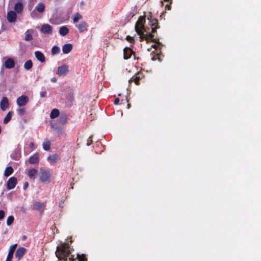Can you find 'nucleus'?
<instances>
[{
  "label": "nucleus",
  "instance_id": "8",
  "mask_svg": "<svg viewBox=\"0 0 261 261\" xmlns=\"http://www.w3.org/2000/svg\"><path fill=\"white\" fill-rule=\"evenodd\" d=\"M133 55L135 56V53L130 47H126L123 49V58L124 60L130 58Z\"/></svg>",
  "mask_w": 261,
  "mask_h": 261
},
{
  "label": "nucleus",
  "instance_id": "38",
  "mask_svg": "<svg viewBox=\"0 0 261 261\" xmlns=\"http://www.w3.org/2000/svg\"><path fill=\"white\" fill-rule=\"evenodd\" d=\"M18 114L20 116H23L25 113V109L24 108H19L17 110Z\"/></svg>",
  "mask_w": 261,
  "mask_h": 261
},
{
  "label": "nucleus",
  "instance_id": "37",
  "mask_svg": "<svg viewBox=\"0 0 261 261\" xmlns=\"http://www.w3.org/2000/svg\"><path fill=\"white\" fill-rule=\"evenodd\" d=\"M164 1L166 2H170L169 4H167L165 6V9L168 10H170L171 9V4L172 3V0H164Z\"/></svg>",
  "mask_w": 261,
  "mask_h": 261
},
{
  "label": "nucleus",
  "instance_id": "35",
  "mask_svg": "<svg viewBox=\"0 0 261 261\" xmlns=\"http://www.w3.org/2000/svg\"><path fill=\"white\" fill-rule=\"evenodd\" d=\"M14 218L13 216H10L8 217L7 219V224L8 226L11 225L14 221Z\"/></svg>",
  "mask_w": 261,
  "mask_h": 261
},
{
  "label": "nucleus",
  "instance_id": "12",
  "mask_svg": "<svg viewBox=\"0 0 261 261\" xmlns=\"http://www.w3.org/2000/svg\"><path fill=\"white\" fill-rule=\"evenodd\" d=\"M16 247L17 244H14L10 247L6 261H12L14 252L16 249Z\"/></svg>",
  "mask_w": 261,
  "mask_h": 261
},
{
  "label": "nucleus",
  "instance_id": "31",
  "mask_svg": "<svg viewBox=\"0 0 261 261\" xmlns=\"http://www.w3.org/2000/svg\"><path fill=\"white\" fill-rule=\"evenodd\" d=\"M83 18L82 15L79 13H75L72 16L73 21L74 23H76L79 21V20L82 19Z\"/></svg>",
  "mask_w": 261,
  "mask_h": 261
},
{
  "label": "nucleus",
  "instance_id": "17",
  "mask_svg": "<svg viewBox=\"0 0 261 261\" xmlns=\"http://www.w3.org/2000/svg\"><path fill=\"white\" fill-rule=\"evenodd\" d=\"M4 65L7 69H12L15 66V61L12 58H8L5 62Z\"/></svg>",
  "mask_w": 261,
  "mask_h": 261
},
{
  "label": "nucleus",
  "instance_id": "34",
  "mask_svg": "<svg viewBox=\"0 0 261 261\" xmlns=\"http://www.w3.org/2000/svg\"><path fill=\"white\" fill-rule=\"evenodd\" d=\"M60 51V47L58 46H54L51 49V53L53 55L58 54L59 53Z\"/></svg>",
  "mask_w": 261,
  "mask_h": 261
},
{
  "label": "nucleus",
  "instance_id": "13",
  "mask_svg": "<svg viewBox=\"0 0 261 261\" xmlns=\"http://www.w3.org/2000/svg\"><path fill=\"white\" fill-rule=\"evenodd\" d=\"M9 103L6 97H4L1 101L0 107L2 111H5L9 108Z\"/></svg>",
  "mask_w": 261,
  "mask_h": 261
},
{
  "label": "nucleus",
  "instance_id": "25",
  "mask_svg": "<svg viewBox=\"0 0 261 261\" xmlns=\"http://www.w3.org/2000/svg\"><path fill=\"white\" fill-rule=\"evenodd\" d=\"M74 100V93L73 90H71L69 93V96L67 98V102L69 103L70 105H72L73 102Z\"/></svg>",
  "mask_w": 261,
  "mask_h": 261
},
{
  "label": "nucleus",
  "instance_id": "40",
  "mask_svg": "<svg viewBox=\"0 0 261 261\" xmlns=\"http://www.w3.org/2000/svg\"><path fill=\"white\" fill-rule=\"evenodd\" d=\"M92 136H90L89 137V139H88V141H87V146H90L93 142L92 141Z\"/></svg>",
  "mask_w": 261,
  "mask_h": 261
},
{
  "label": "nucleus",
  "instance_id": "48",
  "mask_svg": "<svg viewBox=\"0 0 261 261\" xmlns=\"http://www.w3.org/2000/svg\"><path fill=\"white\" fill-rule=\"evenodd\" d=\"M130 105L128 103L127 105V108L129 109L130 108Z\"/></svg>",
  "mask_w": 261,
  "mask_h": 261
},
{
  "label": "nucleus",
  "instance_id": "41",
  "mask_svg": "<svg viewBox=\"0 0 261 261\" xmlns=\"http://www.w3.org/2000/svg\"><path fill=\"white\" fill-rule=\"evenodd\" d=\"M5 217V212L3 210H0V220H2Z\"/></svg>",
  "mask_w": 261,
  "mask_h": 261
},
{
  "label": "nucleus",
  "instance_id": "22",
  "mask_svg": "<svg viewBox=\"0 0 261 261\" xmlns=\"http://www.w3.org/2000/svg\"><path fill=\"white\" fill-rule=\"evenodd\" d=\"M37 174V170L34 168L30 169L28 171V175L31 179H35Z\"/></svg>",
  "mask_w": 261,
  "mask_h": 261
},
{
  "label": "nucleus",
  "instance_id": "50",
  "mask_svg": "<svg viewBox=\"0 0 261 261\" xmlns=\"http://www.w3.org/2000/svg\"><path fill=\"white\" fill-rule=\"evenodd\" d=\"M59 129L62 130V129L61 128H59Z\"/></svg>",
  "mask_w": 261,
  "mask_h": 261
},
{
  "label": "nucleus",
  "instance_id": "20",
  "mask_svg": "<svg viewBox=\"0 0 261 261\" xmlns=\"http://www.w3.org/2000/svg\"><path fill=\"white\" fill-rule=\"evenodd\" d=\"M10 156L12 159L14 160H18L20 157V151L19 149H15L11 154Z\"/></svg>",
  "mask_w": 261,
  "mask_h": 261
},
{
  "label": "nucleus",
  "instance_id": "29",
  "mask_svg": "<svg viewBox=\"0 0 261 261\" xmlns=\"http://www.w3.org/2000/svg\"><path fill=\"white\" fill-rule=\"evenodd\" d=\"M13 114L12 111H10L7 113L3 121L4 124L8 123L11 120Z\"/></svg>",
  "mask_w": 261,
  "mask_h": 261
},
{
  "label": "nucleus",
  "instance_id": "33",
  "mask_svg": "<svg viewBox=\"0 0 261 261\" xmlns=\"http://www.w3.org/2000/svg\"><path fill=\"white\" fill-rule=\"evenodd\" d=\"M59 123L64 124L67 122V117L65 115L61 116L58 120Z\"/></svg>",
  "mask_w": 261,
  "mask_h": 261
},
{
  "label": "nucleus",
  "instance_id": "30",
  "mask_svg": "<svg viewBox=\"0 0 261 261\" xmlns=\"http://www.w3.org/2000/svg\"><path fill=\"white\" fill-rule=\"evenodd\" d=\"M13 171L14 170L12 167L8 166L6 168L5 170L4 175L7 177L9 176L13 173Z\"/></svg>",
  "mask_w": 261,
  "mask_h": 261
},
{
  "label": "nucleus",
  "instance_id": "11",
  "mask_svg": "<svg viewBox=\"0 0 261 261\" xmlns=\"http://www.w3.org/2000/svg\"><path fill=\"white\" fill-rule=\"evenodd\" d=\"M88 26V23L86 21H82L80 23L76 24V27L78 29L80 33L87 31Z\"/></svg>",
  "mask_w": 261,
  "mask_h": 261
},
{
  "label": "nucleus",
  "instance_id": "21",
  "mask_svg": "<svg viewBox=\"0 0 261 261\" xmlns=\"http://www.w3.org/2000/svg\"><path fill=\"white\" fill-rule=\"evenodd\" d=\"M72 47V45L70 43L64 44L62 47L63 53L65 54L69 53L71 51Z\"/></svg>",
  "mask_w": 261,
  "mask_h": 261
},
{
  "label": "nucleus",
  "instance_id": "1",
  "mask_svg": "<svg viewBox=\"0 0 261 261\" xmlns=\"http://www.w3.org/2000/svg\"><path fill=\"white\" fill-rule=\"evenodd\" d=\"M149 20V24L151 27V33L144 34L145 28L144 23L145 19L144 16H140L136 22L135 26V29L138 35L140 36V41L146 40V41L151 40L156 43H159L158 38H154L153 33H156V30L159 28L158 20L155 18H152L150 16V18L148 17Z\"/></svg>",
  "mask_w": 261,
  "mask_h": 261
},
{
  "label": "nucleus",
  "instance_id": "26",
  "mask_svg": "<svg viewBox=\"0 0 261 261\" xmlns=\"http://www.w3.org/2000/svg\"><path fill=\"white\" fill-rule=\"evenodd\" d=\"M69 33V29L66 26L61 27L59 30V33L62 36H65Z\"/></svg>",
  "mask_w": 261,
  "mask_h": 261
},
{
  "label": "nucleus",
  "instance_id": "14",
  "mask_svg": "<svg viewBox=\"0 0 261 261\" xmlns=\"http://www.w3.org/2000/svg\"><path fill=\"white\" fill-rule=\"evenodd\" d=\"M17 15L15 11H11L7 14V20L9 22H14L16 21Z\"/></svg>",
  "mask_w": 261,
  "mask_h": 261
},
{
  "label": "nucleus",
  "instance_id": "36",
  "mask_svg": "<svg viewBox=\"0 0 261 261\" xmlns=\"http://www.w3.org/2000/svg\"><path fill=\"white\" fill-rule=\"evenodd\" d=\"M125 39L128 41L129 42V43L133 44H134L135 43V40L134 39V38L133 37H131L129 35H127L126 37V38Z\"/></svg>",
  "mask_w": 261,
  "mask_h": 261
},
{
  "label": "nucleus",
  "instance_id": "10",
  "mask_svg": "<svg viewBox=\"0 0 261 261\" xmlns=\"http://www.w3.org/2000/svg\"><path fill=\"white\" fill-rule=\"evenodd\" d=\"M45 206V202L40 203L39 202H36L34 203L33 205V209L35 210H37L39 211L41 214H42Z\"/></svg>",
  "mask_w": 261,
  "mask_h": 261
},
{
  "label": "nucleus",
  "instance_id": "27",
  "mask_svg": "<svg viewBox=\"0 0 261 261\" xmlns=\"http://www.w3.org/2000/svg\"><path fill=\"white\" fill-rule=\"evenodd\" d=\"M35 9L39 13H42L44 11L45 5L43 3H40L36 6Z\"/></svg>",
  "mask_w": 261,
  "mask_h": 261
},
{
  "label": "nucleus",
  "instance_id": "2",
  "mask_svg": "<svg viewBox=\"0 0 261 261\" xmlns=\"http://www.w3.org/2000/svg\"><path fill=\"white\" fill-rule=\"evenodd\" d=\"M56 255L60 260L67 261L69 259V261H87L84 254H77L76 257L74 255L71 254L69 245L67 243H62L57 246Z\"/></svg>",
  "mask_w": 261,
  "mask_h": 261
},
{
  "label": "nucleus",
  "instance_id": "15",
  "mask_svg": "<svg viewBox=\"0 0 261 261\" xmlns=\"http://www.w3.org/2000/svg\"><path fill=\"white\" fill-rule=\"evenodd\" d=\"M60 160L59 155L57 153H55L53 155H49L47 157V160L51 164H54L56 163Z\"/></svg>",
  "mask_w": 261,
  "mask_h": 261
},
{
  "label": "nucleus",
  "instance_id": "6",
  "mask_svg": "<svg viewBox=\"0 0 261 261\" xmlns=\"http://www.w3.org/2000/svg\"><path fill=\"white\" fill-rule=\"evenodd\" d=\"M17 184V179L15 177H11L7 183V189L9 190L14 189Z\"/></svg>",
  "mask_w": 261,
  "mask_h": 261
},
{
  "label": "nucleus",
  "instance_id": "44",
  "mask_svg": "<svg viewBox=\"0 0 261 261\" xmlns=\"http://www.w3.org/2000/svg\"><path fill=\"white\" fill-rule=\"evenodd\" d=\"M28 186H29L28 182H27V181L25 182L23 185V190H25L28 188Z\"/></svg>",
  "mask_w": 261,
  "mask_h": 261
},
{
  "label": "nucleus",
  "instance_id": "43",
  "mask_svg": "<svg viewBox=\"0 0 261 261\" xmlns=\"http://www.w3.org/2000/svg\"><path fill=\"white\" fill-rule=\"evenodd\" d=\"M46 92L45 91H42L41 93H40V97L41 98H43L45 96H46Z\"/></svg>",
  "mask_w": 261,
  "mask_h": 261
},
{
  "label": "nucleus",
  "instance_id": "49",
  "mask_svg": "<svg viewBox=\"0 0 261 261\" xmlns=\"http://www.w3.org/2000/svg\"><path fill=\"white\" fill-rule=\"evenodd\" d=\"M25 238H26V237H25V236H24L23 237V240H25Z\"/></svg>",
  "mask_w": 261,
  "mask_h": 261
},
{
  "label": "nucleus",
  "instance_id": "18",
  "mask_svg": "<svg viewBox=\"0 0 261 261\" xmlns=\"http://www.w3.org/2000/svg\"><path fill=\"white\" fill-rule=\"evenodd\" d=\"M39 154L37 153L31 156L29 159V162L31 164H37L39 163Z\"/></svg>",
  "mask_w": 261,
  "mask_h": 261
},
{
  "label": "nucleus",
  "instance_id": "23",
  "mask_svg": "<svg viewBox=\"0 0 261 261\" xmlns=\"http://www.w3.org/2000/svg\"><path fill=\"white\" fill-rule=\"evenodd\" d=\"M23 7L21 3L18 2L15 4L14 9L17 13H21L22 11Z\"/></svg>",
  "mask_w": 261,
  "mask_h": 261
},
{
  "label": "nucleus",
  "instance_id": "47",
  "mask_svg": "<svg viewBox=\"0 0 261 261\" xmlns=\"http://www.w3.org/2000/svg\"><path fill=\"white\" fill-rule=\"evenodd\" d=\"M29 146L30 148H33L34 147V143L33 142H31L29 144Z\"/></svg>",
  "mask_w": 261,
  "mask_h": 261
},
{
  "label": "nucleus",
  "instance_id": "32",
  "mask_svg": "<svg viewBox=\"0 0 261 261\" xmlns=\"http://www.w3.org/2000/svg\"><path fill=\"white\" fill-rule=\"evenodd\" d=\"M33 67V63L31 60H28L24 64V68L26 70H30Z\"/></svg>",
  "mask_w": 261,
  "mask_h": 261
},
{
  "label": "nucleus",
  "instance_id": "9",
  "mask_svg": "<svg viewBox=\"0 0 261 261\" xmlns=\"http://www.w3.org/2000/svg\"><path fill=\"white\" fill-rule=\"evenodd\" d=\"M40 31L45 34H51L53 31V27L48 24H44L41 26Z\"/></svg>",
  "mask_w": 261,
  "mask_h": 261
},
{
  "label": "nucleus",
  "instance_id": "16",
  "mask_svg": "<svg viewBox=\"0 0 261 261\" xmlns=\"http://www.w3.org/2000/svg\"><path fill=\"white\" fill-rule=\"evenodd\" d=\"M26 249L24 247L18 248L15 253V256L18 260H20L25 252Z\"/></svg>",
  "mask_w": 261,
  "mask_h": 261
},
{
  "label": "nucleus",
  "instance_id": "39",
  "mask_svg": "<svg viewBox=\"0 0 261 261\" xmlns=\"http://www.w3.org/2000/svg\"><path fill=\"white\" fill-rule=\"evenodd\" d=\"M33 39V36L31 34H27L25 35V38H24V40L25 41H31Z\"/></svg>",
  "mask_w": 261,
  "mask_h": 261
},
{
  "label": "nucleus",
  "instance_id": "7",
  "mask_svg": "<svg viewBox=\"0 0 261 261\" xmlns=\"http://www.w3.org/2000/svg\"><path fill=\"white\" fill-rule=\"evenodd\" d=\"M68 71V66L66 64H64L58 68L57 74L59 76H63L66 75Z\"/></svg>",
  "mask_w": 261,
  "mask_h": 261
},
{
  "label": "nucleus",
  "instance_id": "42",
  "mask_svg": "<svg viewBox=\"0 0 261 261\" xmlns=\"http://www.w3.org/2000/svg\"><path fill=\"white\" fill-rule=\"evenodd\" d=\"M149 41H151V42H154V41H152L151 40H149ZM147 42H148V41ZM154 43H155V42H154ZM160 44H161V43L160 42H159V43H156L155 42V44L152 45L151 47L154 48H155V49H156L157 47H158L157 45H160Z\"/></svg>",
  "mask_w": 261,
  "mask_h": 261
},
{
  "label": "nucleus",
  "instance_id": "45",
  "mask_svg": "<svg viewBox=\"0 0 261 261\" xmlns=\"http://www.w3.org/2000/svg\"><path fill=\"white\" fill-rule=\"evenodd\" d=\"M119 100H120L119 98H116L114 100V103L116 105H118L119 102Z\"/></svg>",
  "mask_w": 261,
  "mask_h": 261
},
{
  "label": "nucleus",
  "instance_id": "28",
  "mask_svg": "<svg viewBox=\"0 0 261 261\" xmlns=\"http://www.w3.org/2000/svg\"><path fill=\"white\" fill-rule=\"evenodd\" d=\"M60 114L59 110L57 109H53L50 114V117L51 119H54L55 118H57L59 116Z\"/></svg>",
  "mask_w": 261,
  "mask_h": 261
},
{
  "label": "nucleus",
  "instance_id": "19",
  "mask_svg": "<svg viewBox=\"0 0 261 261\" xmlns=\"http://www.w3.org/2000/svg\"><path fill=\"white\" fill-rule=\"evenodd\" d=\"M35 56L36 59L40 62L43 63L45 61V58L43 53L40 51H36Z\"/></svg>",
  "mask_w": 261,
  "mask_h": 261
},
{
  "label": "nucleus",
  "instance_id": "46",
  "mask_svg": "<svg viewBox=\"0 0 261 261\" xmlns=\"http://www.w3.org/2000/svg\"><path fill=\"white\" fill-rule=\"evenodd\" d=\"M50 81L53 83H56L57 82V79L56 77H52Z\"/></svg>",
  "mask_w": 261,
  "mask_h": 261
},
{
  "label": "nucleus",
  "instance_id": "4",
  "mask_svg": "<svg viewBox=\"0 0 261 261\" xmlns=\"http://www.w3.org/2000/svg\"><path fill=\"white\" fill-rule=\"evenodd\" d=\"M40 172V180L43 182H47L49 183L50 181V175L51 173L50 171L43 169H41Z\"/></svg>",
  "mask_w": 261,
  "mask_h": 261
},
{
  "label": "nucleus",
  "instance_id": "5",
  "mask_svg": "<svg viewBox=\"0 0 261 261\" xmlns=\"http://www.w3.org/2000/svg\"><path fill=\"white\" fill-rule=\"evenodd\" d=\"M29 98L26 95H22L17 98L16 103L19 107H24L28 103Z\"/></svg>",
  "mask_w": 261,
  "mask_h": 261
},
{
  "label": "nucleus",
  "instance_id": "3",
  "mask_svg": "<svg viewBox=\"0 0 261 261\" xmlns=\"http://www.w3.org/2000/svg\"><path fill=\"white\" fill-rule=\"evenodd\" d=\"M144 75L143 72L140 71L136 73L132 77H131L129 81V83L134 82L137 85H139L140 84L141 81L144 79Z\"/></svg>",
  "mask_w": 261,
  "mask_h": 261
},
{
  "label": "nucleus",
  "instance_id": "24",
  "mask_svg": "<svg viewBox=\"0 0 261 261\" xmlns=\"http://www.w3.org/2000/svg\"><path fill=\"white\" fill-rule=\"evenodd\" d=\"M43 148L46 151H48L50 149V146H51V143L50 141L48 140L47 139H46L42 144Z\"/></svg>",
  "mask_w": 261,
  "mask_h": 261
}]
</instances>
